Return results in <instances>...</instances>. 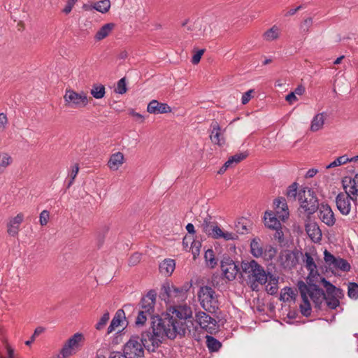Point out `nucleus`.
Segmentation results:
<instances>
[{
	"instance_id": "39",
	"label": "nucleus",
	"mask_w": 358,
	"mask_h": 358,
	"mask_svg": "<svg viewBox=\"0 0 358 358\" xmlns=\"http://www.w3.org/2000/svg\"><path fill=\"white\" fill-rule=\"evenodd\" d=\"M298 184L293 182L287 189L286 196L289 201H295L297 196Z\"/></svg>"
},
{
	"instance_id": "8",
	"label": "nucleus",
	"mask_w": 358,
	"mask_h": 358,
	"mask_svg": "<svg viewBox=\"0 0 358 358\" xmlns=\"http://www.w3.org/2000/svg\"><path fill=\"white\" fill-rule=\"evenodd\" d=\"M301 255H302V252L298 250H283L280 256V264L284 268L292 269L299 264Z\"/></svg>"
},
{
	"instance_id": "27",
	"label": "nucleus",
	"mask_w": 358,
	"mask_h": 358,
	"mask_svg": "<svg viewBox=\"0 0 358 358\" xmlns=\"http://www.w3.org/2000/svg\"><path fill=\"white\" fill-rule=\"evenodd\" d=\"M357 161H358V155L355 156L351 158H349L346 155H342L341 157H337L334 162H332L329 165H327L326 168L327 169H329L334 168V167L345 164L348 162H356Z\"/></svg>"
},
{
	"instance_id": "63",
	"label": "nucleus",
	"mask_w": 358,
	"mask_h": 358,
	"mask_svg": "<svg viewBox=\"0 0 358 358\" xmlns=\"http://www.w3.org/2000/svg\"><path fill=\"white\" fill-rule=\"evenodd\" d=\"M24 219L22 213H18L15 217L10 220V222H13V224L20 225Z\"/></svg>"
},
{
	"instance_id": "43",
	"label": "nucleus",
	"mask_w": 358,
	"mask_h": 358,
	"mask_svg": "<svg viewBox=\"0 0 358 358\" xmlns=\"http://www.w3.org/2000/svg\"><path fill=\"white\" fill-rule=\"evenodd\" d=\"M276 255V250L271 245H266L264 248L263 256L265 259H272Z\"/></svg>"
},
{
	"instance_id": "29",
	"label": "nucleus",
	"mask_w": 358,
	"mask_h": 358,
	"mask_svg": "<svg viewBox=\"0 0 358 358\" xmlns=\"http://www.w3.org/2000/svg\"><path fill=\"white\" fill-rule=\"evenodd\" d=\"M250 250L252 255L255 257H260L263 256L264 248L261 244L259 238H254L250 243Z\"/></svg>"
},
{
	"instance_id": "2",
	"label": "nucleus",
	"mask_w": 358,
	"mask_h": 358,
	"mask_svg": "<svg viewBox=\"0 0 358 358\" xmlns=\"http://www.w3.org/2000/svg\"><path fill=\"white\" fill-rule=\"evenodd\" d=\"M241 269L252 283V285L255 282L264 285L268 280V275L264 268L254 259L243 261L241 262Z\"/></svg>"
},
{
	"instance_id": "36",
	"label": "nucleus",
	"mask_w": 358,
	"mask_h": 358,
	"mask_svg": "<svg viewBox=\"0 0 358 358\" xmlns=\"http://www.w3.org/2000/svg\"><path fill=\"white\" fill-rule=\"evenodd\" d=\"M206 345L210 352H217L222 347V343L211 336H206Z\"/></svg>"
},
{
	"instance_id": "19",
	"label": "nucleus",
	"mask_w": 358,
	"mask_h": 358,
	"mask_svg": "<svg viewBox=\"0 0 358 358\" xmlns=\"http://www.w3.org/2000/svg\"><path fill=\"white\" fill-rule=\"evenodd\" d=\"M342 182L346 192L358 196V173L352 179L348 177L344 178Z\"/></svg>"
},
{
	"instance_id": "9",
	"label": "nucleus",
	"mask_w": 358,
	"mask_h": 358,
	"mask_svg": "<svg viewBox=\"0 0 358 358\" xmlns=\"http://www.w3.org/2000/svg\"><path fill=\"white\" fill-rule=\"evenodd\" d=\"M222 274L229 280L235 279L239 268L234 260L229 256H224L220 262Z\"/></svg>"
},
{
	"instance_id": "3",
	"label": "nucleus",
	"mask_w": 358,
	"mask_h": 358,
	"mask_svg": "<svg viewBox=\"0 0 358 358\" xmlns=\"http://www.w3.org/2000/svg\"><path fill=\"white\" fill-rule=\"evenodd\" d=\"M198 298L201 307L210 313H215L219 308L217 295L209 286L201 287L198 292Z\"/></svg>"
},
{
	"instance_id": "54",
	"label": "nucleus",
	"mask_w": 358,
	"mask_h": 358,
	"mask_svg": "<svg viewBox=\"0 0 358 358\" xmlns=\"http://www.w3.org/2000/svg\"><path fill=\"white\" fill-rule=\"evenodd\" d=\"M50 218V213L48 210H44L40 214L39 221L41 226H45L48 224Z\"/></svg>"
},
{
	"instance_id": "35",
	"label": "nucleus",
	"mask_w": 358,
	"mask_h": 358,
	"mask_svg": "<svg viewBox=\"0 0 358 358\" xmlns=\"http://www.w3.org/2000/svg\"><path fill=\"white\" fill-rule=\"evenodd\" d=\"M321 282L324 287L326 288V296L338 295V294H341V289L336 288L334 285H333L331 283L327 281L324 278H321Z\"/></svg>"
},
{
	"instance_id": "52",
	"label": "nucleus",
	"mask_w": 358,
	"mask_h": 358,
	"mask_svg": "<svg viewBox=\"0 0 358 358\" xmlns=\"http://www.w3.org/2000/svg\"><path fill=\"white\" fill-rule=\"evenodd\" d=\"M78 171H79V165H78V164H76L72 167V169H71V171L70 173L71 180L68 184V187H70L72 185V184L73 183L74 180L76 178Z\"/></svg>"
},
{
	"instance_id": "40",
	"label": "nucleus",
	"mask_w": 358,
	"mask_h": 358,
	"mask_svg": "<svg viewBox=\"0 0 358 358\" xmlns=\"http://www.w3.org/2000/svg\"><path fill=\"white\" fill-rule=\"evenodd\" d=\"M332 266L343 271H348L350 269V264L345 259L340 257L336 258Z\"/></svg>"
},
{
	"instance_id": "24",
	"label": "nucleus",
	"mask_w": 358,
	"mask_h": 358,
	"mask_svg": "<svg viewBox=\"0 0 358 358\" xmlns=\"http://www.w3.org/2000/svg\"><path fill=\"white\" fill-rule=\"evenodd\" d=\"M265 226L271 229L281 228V223L273 212H266L264 215Z\"/></svg>"
},
{
	"instance_id": "32",
	"label": "nucleus",
	"mask_w": 358,
	"mask_h": 358,
	"mask_svg": "<svg viewBox=\"0 0 358 358\" xmlns=\"http://www.w3.org/2000/svg\"><path fill=\"white\" fill-rule=\"evenodd\" d=\"M90 94L96 99L104 97L106 94L105 86L102 84H94L90 90Z\"/></svg>"
},
{
	"instance_id": "6",
	"label": "nucleus",
	"mask_w": 358,
	"mask_h": 358,
	"mask_svg": "<svg viewBox=\"0 0 358 358\" xmlns=\"http://www.w3.org/2000/svg\"><path fill=\"white\" fill-rule=\"evenodd\" d=\"M144 347L138 336H132L124 347V354L128 358H144Z\"/></svg>"
},
{
	"instance_id": "41",
	"label": "nucleus",
	"mask_w": 358,
	"mask_h": 358,
	"mask_svg": "<svg viewBox=\"0 0 358 358\" xmlns=\"http://www.w3.org/2000/svg\"><path fill=\"white\" fill-rule=\"evenodd\" d=\"M210 220V217H206L201 224L203 231L208 236L210 234V233H213V227L216 224L215 223L212 222Z\"/></svg>"
},
{
	"instance_id": "1",
	"label": "nucleus",
	"mask_w": 358,
	"mask_h": 358,
	"mask_svg": "<svg viewBox=\"0 0 358 358\" xmlns=\"http://www.w3.org/2000/svg\"><path fill=\"white\" fill-rule=\"evenodd\" d=\"M192 308L187 305L171 306L163 317L153 318L151 327L141 334L140 338L145 349L155 352L166 336L175 339L178 336H185L192 330H196Z\"/></svg>"
},
{
	"instance_id": "12",
	"label": "nucleus",
	"mask_w": 358,
	"mask_h": 358,
	"mask_svg": "<svg viewBox=\"0 0 358 358\" xmlns=\"http://www.w3.org/2000/svg\"><path fill=\"white\" fill-rule=\"evenodd\" d=\"M307 296L309 295L316 308L320 309L322 302L326 299V294L322 289L319 288L315 284L307 285Z\"/></svg>"
},
{
	"instance_id": "47",
	"label": "nucleus",
	"mask_w": 358,
	"mask_h": 358,
	"mask_svg": "<svg viewBox=\"0 0 358 358\" xmlns=\"http://www.w3.org/2000/svg\"><path fill=\"white\" fill-rule=\"evenodd\" d=\"M145 310H141L138 312V316L136 320V324L137 325H143L148 318V316H152V314H147V312H145Z\"/></svg>"
},
{
	"instance_id": "55",
	"label": "nucleus",
	"mask_w": 358,
	"mask_h": 358,
	"mask_svg": "<svg viewBox=\"0 0 358 358\" xmlns=\"http://www.w3.org/2000/svg\"><path fill=\"white\" fill-rule=\"evenodd\" d=\"M313 24V19L312 17H308L303 20L302 24H301V29L303 31L308 33L309 31L310 27Z\"/></svg>"
},
{
	"instance_id": "5",
	"label": "nucleus",
	"mask_w": 358,
	"mask_h": 358,
	"mask_svg": "<svg viewBox=\"0 0 358 358\" xmlns=\"http://www.w3.org/2000/svg\"><path fill=\"white\" fill-rule=\"evenodd\" d=\"M64 99L65 105L73 108H85L92 101V98L85 92H77L71 89L66 90Z\"/></svg>"
},
{
	"instance_id": "42",
	"label": "nucleus",
	"mask_w": 358,
	"mask_h": 358,
	"mask_svg": "<svg viewBox=\"0 0 358 358\" xmlns=\"http://www.w3.org/2000/svg\"><path fill=\"white\" fill-rule=\"evenodd\" d=\"M337 296L338 295L326 296L324 301L329 308L335 309L339 306L340 302Z\"/></svg>"
},
{
	"instance_id": "37",
	"label": "nucleus",
	"mask_w": 358,
	"mask_h": 358,
	"mask_svg": "<svg viewBox=\"0 0 358 358\" xmlns=\"http://www.w3.org/2000/svg\"><path fill=\"white\" fill-rule=\"evenodd\" d=\"M296 296L295 292L291 287H287L282 290L280 299L286 302L292 299L295 300Z\"/></svg>"
},
{
	"instance_id": "4",
	"label": "nucleus",
	"mask_w": 358,
	"mask_h": 358,
	"mask_svg": "<svg viewBox=\"0 0 358 358\" xmlns=\"http://www.w3.org/2000/svg\"><path fill=\"white\" fill-rule=\"evenodd\" d=\"M300 207L308 215L313 214L319 208L318 199L315 192L308 187L301 189L298 193Z\"/></svg>"
},
{
	"instance_id": "28",
	"label": "nucleus",
	"mask_w": 358,
	"mask_h": 358,
	"mask_svg": "<svg viewBox=\"0 0 358 358\" xmlns=\"http://www.w3.org/2000/svg\"><path fill=\"white\" fill-rule=\"evenodd\" d=\"M114 23H107L102 26L100 29L96 32L94 38L96 41H101L106 38L111 31L114 29Z\"/></svg>"
},
{
	"instance_id": "49",
	"label": "nucleus",
	"mask_w": 358,
	"mask_h": 358,
	"mask_svg": "<svg viewBox=\"0 0 358 358\" xmlns=\"http://www.w3.org/2000/svg\"><path fill=\"white\" fill-rule=\"evenodd\" d=\"M7 232L10 236H15L18 234L20 226L13 224V222H10L7 224Z\"/></svg>"
},
{
	"instance_id": "50",
	"label": "nucleus",
	"mask_w": 358,
	"mask_h": 358,
	"mask_svg": "<svg viewBox=\"0 0 358 358\" xmlns=\"http://www.w3.org/2000/svg\"><path fill=\"white\" fill-rule=\"evenodd\" d=\"M201 247V243L199 241H193L191 244L192 253L194 258H196L200 253V248Z\"/></svg>"
},
{
	"instance_id": "45",
	"label": "nucleus",
	"mask_w": 358,
	"mask_h": 358,
	"mask_svg": "<svg viewBox=\"0 0 358 358\" xmlns=\"http://www.w3.org/2000/svg\"><path fill=\"white\" fill-rule=\"evenodd\" d=\"M348 296L351 299L358 298V285L355 282H350L348 285Z\"/></svg>"
},
{
	"instance_id": "61",
	"label": "nucleus",
	"mask_w": 358,
	"mask_h": 358,
	"mask_svg": "<svg viewBox=\"0 0 358 358\" xmlns=\"http://www.w3.org/2000/svg\"><path fill=\"white\" fill-rule=\"evenodd\" d=\"M222 232V229L217 224H215V226L213 227V233H210L209 236L214 238H220Z\"/></svg>"
},
{
	"instance_id": "59",
	"label": "nucleus",
	"mask_w": 358,
	"mask_h": 358,
	"mask_svg": "<svg viewBox=\"0 0 358 358\" xmlns=\"http://www.w3.org/2000/svg\"><path fill=\"white\" fill-rule=\"evenodd\" d=\"M140 261H141V254L134 253L131 256V257L129 259V264L131 266H134V265L137 264Z\"/></svg>"
},
{
	"instance_id": "7",
	"label": "nucleus",
	"mask_w": 358,
	"mask_h": 358,
	"mask_svg": "<svg viewBox=\"0 0 358 358\" xmlns=\"http://www.w3.org/2000/svg\"><path fill=\"white\" fill-rule=\"evenodd\" d=\"M85 338L83 334L76 333L69 338L61 349L60 354L63 358L69 357L80 350Z\"/></svg>"
},
{
	"instance_id": "44",
	"label": "nucleus",
	"mask_w": 358,
	"mask_h": 358,
	"mask_svg": "<svg viewBox=\"0 0 358 358\" xmlns=\"http://www.w3.org/2000/svg\"><path fill=\"white\" fill-rule=\"evenodd\" d=\"M235 229L236 232L241 234H248L249 232L246 220L238 222L235 225Z\"/></svg>"
},
{
	"instance_id": "38",
	"label": "nucleus",
	"mask_w": 358,
	"mask_h": 358,
	"mask_svg": "<svg viewBox=\"0 0 358 358\" xmlns=\"http://www.w3.org/2000/svg\"><path fill=\"white\" fill-rule=\"evenodd\" d=\"M204 257L208 266L213 268L217 264V260L215 258L214 252L212 249H208L205 252Z\"/></svg>"
},
{
	"instance_id": "18",
	"label": "nucleus",
	"mask_w": 358,
	"mask_h": 358,
	"mask_svg": "<svg viewBox=\"0 0 358 358\" xmlns=\"http://www.w3.org/2000/svg\"><path fill=\"white\" fill-rule=\"evenodd\" d=\"M147 111L151 114H163L171 112V108L166 103L152 100L148 105Z\"/></svg>"
},
{
	"instance_id": "25",
	"label": "nucleus",
	"mask_w": 358,
	"mask_h": 358,
	"mask_svg": "<svg viewBox=\"0 0 358 358\" xmlns=\"http://www.w3.org/2000/svg\"><path fill=\"white\" fill-rule=\"evenodd\" d=\"M123 318H125L124 310L122 309L117 310L109 327H108L107 334H109L115 331V329L120 325Z\"/></svg>"
},
{
	"instance_id": "20",
	"label": "nucleus",
	"mask_w": 358,
	"mask_h": 358,
	"mask_svg": "<svg viewBox=\"0 0 358 358\" xmlns=\"http://www.w3.org/2000/svg\"><path fill=\"white\" fill-rule=\"evenodd\" d=\"M306 231L313 242L317 243L322 240V231L315 222L306 224Z\"/></svg>"
},
{
	"instance_id": "56",
	"label": "nucleus",
	"mask_w": 358,
	"mask_h": 358,
	"mask_svg": "<svg viewBox=\"0 0 358 358\" xmlns=\"http://www.w3.org/2000/svg\"><path fill=\"white\" fill-rule=\"evenodd\" d=\"M324 259L327 264H328L329 266H333L334 262L336 259V257H335L333 255H331L329 252L327 250H325L324 252Z\"/></svg>"
},
{
	"instance_id": "57",
	"label": "nucleus",
	"mask_w": 358,
	"mask_h": 358,
	"mask_svg": "<svg viewBox=\"0 0 358 358\" xmlns=\"http://www.w3.org/2000/svg\"><path fill=\"white\" fill-rule=\"evenodd\" d=\"M275 230V234L273 235L274 238L276 241H278V242L280 244L283 243L285 242V239H284V234H283V232L282 231V227L276 229Z\"/></svg>"
},
{
	"instance_id": "17",
	"label": "nucleus",
	"mask_w": 358,
	"mask_h": 358,
	"mask_svg": "<svg viewBox=\"0 0 358 358\" xmlns=\"http://www.w3.org/2000/svg\"><path fill=\"white\" fill-rule=\"evenodd\" d=\"M157 292L151 289L141 299L140 306L141 310H145L147 314H153L156 302Z\"/></svg>"
},
{
	"instance_id": "30",
	"label": "nucleus",
	"mask_w": 358,
	"mask_h": 358,
	"mask_svg": "<svg viewBox=\"0 0 358 358\" xmlns=\"http://www.w3.org/2000/svg\"><path fill=\"white\" fill-rule=\"evenodd\" d=\"M325 114L324 113L317 114L313 119L310 130L312 131H317L321 129L324 124Z\"/></svg>"
},
{
	"instance_id": "51",
	"label": "nucleus",
	"mask_w": 358,
	"mask_h": 358,
	"mask_svg": "<svg viewBox=\"0 0 358 358\" xmlns=\"http://www.w3.org/2000/svg\"><path fill=\"white\" fill-rule=\"evenodd\" d=\"M108 320H109V313L106 312L103 315V316L101 317L99 321L96 324V329L97 330L102 329L104 327V326L106 324V323L108 322Z\"/></svg>"
},
{
	"instance_id": "15",
	"label": "nucleus",
	"mask_w": 358,
	"mask_h": 358,
	"mask_svg": "<svg viewBox=\"0 0 358 358\" xmlns=\"http://www.w3.org/2000/svg\"><path fill=\"white\" fill-rule=\"evenodd\" d=\"M319 218L328 227H332L336 222V217L331 208L328 204L319 206Z\"/></svg>"
},
{
	"instance_id": "13",
	"label": "nucleus",
	"mask_w": 358,
	"mask_h": 358,
	"mask_svg": "<svg viewBox=\"0 0 358 358\" xmlns=\"http://www.w3.org/2000/svg\"><path fill=\"white\" fill-rule=\"evenodd\" d=\"M349 192L340 193L336 198V206L342 215H348L351 210L350 201L353 199Z\"/></svg>"
},
{
	"instance_id": "11",
	"label": "nucleus",
	"mask_w": 358,
	"mask_h": 358,
	"mask_svg": "<svg viewBox=\"0 0 358 358\" xmlns=\"http://www.w3.org/2000/svg\"><path fill=\"white\" fill-rule=\"evenodd\" d=\"M159 297L162 300L166 302L170 301L174 298H185V294L183 293L181 287H176L173 285L170 286L169 283L164 284L160 292Z\"/></svg>"
},
{
	"instance_id": "23",
	"label": "nucleus",
	"mask_w": 358,
	"mask_h": 358,
	"mask_svg": "<svg viewBox=\"0 0 358 358\" xmlns=\"http://www.w3.org/2000/svg\"><path fill=\"white\" fill-rule=\"evenodd\" d=\"M176 267V263L173 259H164L159 266V272L164 276H170Z\"/></svg>"
},
{
	"instance_id": "62",
	"label": "nucleus",
	"mask_w": 358,
	"mask_h": 358,
	"mask_svg": "<svg viewBox=\"0 0 358 358\" xmlns=\"http://www.w3.org/2000/svg\"><path fill=\"white\" fill-rule=\"evenodd\" d=\"M221 238H224L225 241L229 240H235L238 238V236L236 234L231 232H222Z\"/></svg>"
},
{
	"instance_id": "34",
	"label": "nucleus",
	"mask_w": 358,
	"mask_h": 358,
	"mask_svg": "<svg viewBox=\"0 0 358 358\" xmlns=\"http://www.w3.org/2000/svg\"><path fill=\"white\" fill-rule=\"evenodd\" d=\"M280 29L277 26H273L263 34V38L266 41H272L278 38Z\"/></svg>"
},
{
	"instance_id": "10",
	"label": "nucleus",
	"mask_w": 358,
	"mask_h": 358,
	"mask_svg": "<svg viewBox=\"0 0 358 358\" xmlns=\"http://www.w3.org/2000/svg\"><path fill=\"white\" fill-rule=\"evenodd\" d=\"M196 323L207 332L212 334L216 330V320L205 312L199 311L195 315Z\"/></svg>"
},
{
	"instance_id": "60",
	"label": "nucleus",
	"mask_w": 358,
	"mask_h": 358,
	"mask_svg": "<svg viewBox=\"0 0 358 358\" xmlns=\"http://www.w3.org/2000/svg\"><path fill=\"white\" fill-rule=\"evenodd\" d=\"M203 53H204L203 49L199 50L198 52H196V53L194 54L192 57V64H198L200 62L201 56L203 55Z\"/></svg>"
},
{
	"instance_id": "64",
	"label": "nucleus",
	"mask_w": 358,
	"mask_h": 358,
	"mask_svg": "<svg viewBox=\"0 0 358 358\" xmlns=\"http://www.w3.org/2000/svg\"><path fill=\"white\" fill-rule=\"evenodd\" d=\"M108 358H128L120 352H112L110 353Z\"/></svg>"
},
{
	"instance_id": "26",
	"label": "nucleus",
	"mask_w": 358,
	"mask_h": 358,
	"mask_svg": "<svg viewBox=\"0 0 358 358\" xmlns=\"http://www.w3.org/2000/svg\"><path fill=\"white\" fill-rule=\"evenodd\" d=\"M274 204L277 209V213L279 214L280 213V210L282 213L280 217H282V219H285V217L287 218L289 216V212L286 199L283 197H280L274 201Z\"/></svg>"
},
{
	"instance_id": "16",
	"label": "nucleus",
	"mask_w": 358,
	"mask_h": 358,
	"mask_svg": "<svg viewBox=\"0 0 358 358\" xmlns=\"http://www.w3.org/2000/svg\"><path fill=\"white\" fill-rule=\"evenodd\" d=\"M225 129L222 130L220 124L213 120L210 124V138L213 143L222 146L225 143V138L224 137V133Z\"/></svg>"
},
{
	"instance_id": "53",
	"label": "nucleus",
	"mask_w": 358,
	"mask_h": 358,
	"mask_svg": "<svg viewBox=\"0 0 358 358\" xmlns=\"http://www.w3.org/2000/svg\"><path fill=\"white\" fill-rule=\"evenodd\" d=\"M45 331V329L42 327H38L35 329L33 335L31 336L30 340L27 341L25 344L27 345H30L35 340L36 337L42 334Z\"/></svg>"
},
{
	"instance_id": "58",
	"label": "nucleus",
	"mask_w": 358,
	"mask_h": 358,
	"mask_svg": "<svg viewBox=\"0 0 358 358\" xmlns=\"http://www.w3.org/2000/svg\"><path fill=\"white\" fill-rule=\"evenodd\" d=\"M254 92V90H250L242 96L241 102L243 105L247 104L252 98V94Z\"/></svg>"
},
{
	"instance_id": "46",
	"label": "nucleus",
	"mask_w": 358,
	"mask_h": 358,
	"mask_svg": "<svg viewBox=\"0 0 358 358\" xmlns=\"http://www.w3.org/2000/svg\"><path fill=\"white\" fill-rule=\"evenodd\" d=\"M248 157L247 153L241 152L238 154H236L233 156H231L229 159L227 160L228 164H229L231 166L233 163L238 164L245 159Z\"/></svg>"
},
{
	"instance_id": "22",
	"label": "nucleus",
	"mask_w": 358,
	"mask_h": 358,
	"mask_svg": "<svg viewBox=\"0 0 358 358\" xmlns=\"http://www.w3.org/2000/svg\"><path fill=\"white\" fill-rule=\"evenodd\" d=\"M302 260L303 262L307 268L308 271H309V275H314L315 273H317V265L315 263V261L309 252H305V254L302 253Z\"/></svg>"
},
{
	"instance_id": "33",
	"label": "nucleus",
	"mask_w": 358,
	"mask_h": 358,
	"mask_svg": "<svg viewBox=\"0 0 358 358\" xmlns=\"http://www.w3.org/2000/svg\"><path fill=\"white\" fill-rule=\"evenodd\" d=\"M110 0H101L92 4V7L98 12L106 13L110 10Z\"/></svg>"
},
{
	"instance_id": "31",
	"label": "nucleus",
	"mask_w": 358,
	"mask_h": 358,
	"mask_svg": "<svg viewBox=\"0 0 358 358\" xmlns=\"http://www.w3.org/2000/svg\"><path fill=\"white\" fill-rule=\"evenodd\" d=\"M13 158L6 152H0V175L13 163Z\"/></svg>"
},
{
	"instance_id": "14",
	"label": "nucleus",
	"mask_w": 358,
	"mask_h": 358,
	"mask_svg": "<svg viewBox=\"0 0 358 358\" xmlns=\"http://www.w3.org/2000/svg\"><path fill=\"white\" fill-rule=\"evenodd\" d=\"M303 303L300 305L301 313L303 315L308 317L311 313L310 303L307 296V285L303 281H299L297 284Z\"/></svg>"
},
{
	"instance_id": "21",
	"label": "nucleus",
	"mask_w": 358,
	"mask_h": 358,
	"mask_svg": "<svg viewBox=\"0 0 358 358\" xmlns=\"http://www.w3.org/2000/svg\"><path fill=\"white\" fill-rule=\"evenodd\" d=\"M124 156L122 152H117L110 155L108 166L112 171H117L124 163Z\"/></svg>"
},
{
	"instance_id": "48",
	"label": "nucleus",
	"mask_w": 358,
	"mask_h": 358,
	"mask_svg": "<svg viewBox=\"0 0 358 358\" xmlns=\"http://www.w3.org/2000/svg\"><path fill=\"white\" fill-rule=\"evenodd\" d=\"M127 90V89L126 85V79L125 78H122L117 82V88L115 91L118 94H123L126 93Z\"/></svg>"
}]
</instances>
